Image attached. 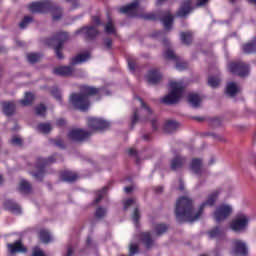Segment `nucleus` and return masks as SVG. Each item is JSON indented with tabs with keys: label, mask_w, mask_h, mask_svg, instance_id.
I'll return each mask as SVG.
<instances>
[{
	"label": "nucleus",
	"mask_w": 256,
	"mask_h": 256,
	"mask_svg": "<svg viewBox=\"0 0 256 256\" xmlns=\"http://www.w3.org/2000/svg\"><path fill=\"white\" fill-rule=\"evenodd\" d=\"M220 193L221 190H215L213 193L208 195L207 201L200 205L199 210L196 213L195 209L193 208V200L185 196L180 197L176 202L175 208V217L177 223H193L195 221H199V219H201V215H203V210L205 207H207V205L213 207Z\"/></svg>",
	"instance_id": "nucleus-1"
},
{
	"label": "nucleus",
	"mask_w": 256,
	"mask_h": 256,
	"mask_svg": "<svg viewBox=\"0 0 256 256\" xmlns=\"http://www.w3.org/2000/svg\"><path fill=\"white\" fill-rule=\"evenodd\" d=\"M223 123V120L221 118H210L209 119V125L210 127H221V124Z\"/></svg>",
	"instance_id": "nucleus-47"
},
{
	"label": "nucleus",
	"mask_w": 256,
	"mask_h": 256,
	"mask_svg": "<svg viewBox=\"0 0 256 256\" xmlns=\"http://www.w3.org/2000/svg\"><path fill=\"white\" fill-rule=\"evenodd\" d=\"M193 11V6L191 0H185L182 2L179 10L177 11V17H187L189 13Z\"/></svg>",
	"instance_id": "nucleus-16"
},
{
	"label": "nucleus",
	"mask_w": 256,
	"mask_h": 256,
	"mask_svg": "<svg viewBox=\"0 0 256 256\" xmlns=\"http://www.w3.org/2000/svg\"><path fill=\"white\" fill-rule=\"evenodd\" d=\"M92 22H93L95 25L99 26V25H101V18H99V16H93V17H92Z\"/></svg>",
	"instance_id": "nucleus-59"
},
{
	"label": "nucleus",
	"mask_w": 256,
	"mask_h": 256,
	"mask_svg": "<svg viewBox=\"0 0 256 256\" xmlns=\"http://www.w3.org/2000/svg\"><path fill=\"white\" fill-rule=\"evenodd\" d=\"M10 143H12V145H22L23 140L21 138H19V137H13L10 140Z\"/></svg>",
	"instance_id": "nucleus-57"
},
{
	"label": "nucleus",
	"mask_w": 256,
	"mask_h": 256,
	"mask_svg": "<svg viewBox=\"0 0 256 256\" xmlns=\"http://www.w3.org/2000/svg\"><path fill=\"white\" fill-rule=\"evenodd\" d=\"M69 39V34L67 32H58L52 38L46 40V45L48 47H54L57 59H63V45L65 41Z\"/></svg>",
	"instance_id": "nucleus-5"
},
{
	"label": "nucleus",
	"mask_w": 256,
	"mask_h": 256,
	"mask_svg": "<svg viewBox=\"0 0 256 256\" xmlns=\"http://www.w3.org/2000/svg\"><path fill=\"white\" fill-rule=\"evenodd\" d=\"M61 181H66V183H73L77 181V175L71 171H64L60 174Z\"/></svg>",
	"instance_id": "nucleus-30"
},
{
	"label": "nucleus",
	"mask_w": 256,
	"mask_h": 256,
	"mask_svg": "<svg viewBox=\"0 0 256 256\" xmlns=\"http://www.w3.org/2000/svg\"><path fill=\"white\" fill-rule=\"evenodd\" d=\"M140 19H144V21H157L159 19V15L155 13H145L139 15Z\"/></svg>",
	"instance_id": "nucleus-41"
},
{
	"label": "nucleus",
	"mask_w": 256,
	"mask_h": 256,
	"mask_svg": "<svg viewBox=\"0 0 256 256\" xmlns=\"http://www.w3.org/2000/svg\"><path fill=\"white\" fill-rule=\"evenodd\" d=\"M169 87L171 91L162 99V103L165 105H175V103H179L183 97L185 87H183V83L175 81H170Z\"/></svg>",
	"instance_id": "nucleus-4"
},
{
	"label": "nucleus",
	"mask_w": 256,
	"mask_h": 256,
	"mask_svg": "<svg viewBox=\"0 0 256 256\" xmlns=\"http://www.w3.org/2000/svg\"><path fill=\"white\" fill-rule=\"evenodd\" d=\"M137 253H139V245L137 243H131L129 245V255L133 256L137 255Z\"/></svg>",
	"instance_id": "nucleus-48"
},
{
	"label": "nucleus",
	"mask_w": 256,
	"mask_h": 256,
	"mask_svg": "<svg viewBox=\"0 0 256 256\" xmlns=\"http://www.w3.org/2000/svg\"><path fill=\"white\" fill-rule=\"evenodd\" d=\"M80 33H83L84 37L86 39L93 40L95 37L99 35V30L95 26H87L83 27L82 29L76 31V35H79Z\"/></svg>",
	"instance_id": "nucleus-15"
},
{
	"label": "nucleus",
	"mask_w": 256,
	"mask_h": 256,
	"mask_svg": "<svg viewBox=\"0 0 256 256\" xmlns=\"http://www.w3.org/2000/svg\"><path fill=\"white\" fill-rule=\"evenodd\" d=\"M33 21V18L31 16H24L22 21L19 23L20 29H26L27 25Z\"/></svg>",
	"instance_id": "nucleus-44"
},
{
	"label": "nucleus",
	"mask_w": 256,
	"mask_h": 256,
	"mask_svg": "<svg viewBox=\"0 0 256 256\" xmlns=\"http://www.w3.org/2000/svg\"><path fill=\"white\" fill-rule=\"evenodd\" d=\"M73 253H74V251H73V246L68 245V247H67V253H66L64 256H73Z\"/></svg>",
	"instance_id": "nucleus-61"
},
{
	"label": "nucleus",
	"mask_w": 256,
	"mask_h": 256,
	"mask_svg": "<svg viewBox=\"0 0 256 256\" xmlns=\"http://www.w3.org/2000/svg\"><path fill=\"white\" fill-rule=\"evenodd\" d=\"M233 213V208L229 205L222 204L216 208L214 212V218L216 223H221V221H225L227 217H229Z\"/></svg>",
	"instance_id": "nucleus-10"
},
{
	"label": "nucleus",
	"mask_w": 256,
	"mask_h": 256,
	"mask_svg": "<svg viewBox=\"0 0 256 256\" xmlns=\"http://www.w3.org/2000/svg\"><path fill=\"white\" fill-rule=\"evenodd\" d=\"M249 227V218L245 214H239L230 223V229L234 233H245Z\"/></svg>",
	"instance_id": "nucleus-7"
},
{
	"label": "nucleus",
	"mask_w": 256,
	"mask_h": 256,
	"mask_svg": "<svg viewBox=\"0 0 256 256\" xmlns=\"http://www.w3.org/2000/svg\"><path fill=\"white\" fill-rule=\"evenodd\" d=\"M135 203V199L133 198H129L127 200L124 201V211H127V209H129L131 207V205H133Z\"/></svg>",
	"instance_id": "nucleus-54"
},
{
	"label": "nucleus",
	"mask_w": 256,
	"mask_h": 256,
	"mask_svg": "<svg viewBox=\"0 0 256 256\" xmlns=\"http://www.w3.org/2000/svg\"><path fill=\"white\" fill-rule=\"evenodd\" d=\"M241 51L244 55H253L256 53V37L241 45Z\"/></svg>",
	"instance_id": "nucleus-19"
},
{
	"label": "nucleus",
	"mask_w": 256,
	"mask_h": 256,
	"mask_svg": "<svg viewBox=\"0 0 256 256\" xmlns=\"http://www.w3.org/2000/svg\"><path fill=\"white\" fill-rule=\"evenodd\" d=\"M1 106H2L4 115H6L7 117H11V115H13L15 113V109H16L15 103L2 102Z\"/></svg>",
	"instance_id": "nucleus-26"
},
{
	"label": "nucleus",
	"mask_w": 256,
	"mask_h": 256,
	"mask_svg": "<svg viewBox=\"0 0 256 256\" xmlns=\"http://www.w3.org/2000/svg\"><path fill=\"white\" fill-rule=\"evenodd\" d=\"M57 157H59V154H54L48 158H37V172L31 173L32 177H34L36 181H43V177H45V167H47V165H50V163H55L57 161Z\"/></svg>",
	"instance_id": "nucleus-6"
},
{
	"label": "nucleus",
	"mask_w": 256,
	"mask_h": 256,
	"mask_svg": "<svg viewBox=\"0 0 256 256\" xmlns=\"http://www.w3.org/2000/svg\"><path fill=\"white\" fill-rule=\"evenodd\" d=\"M7 247L11 255H15V253H27V248L23 246V242H21V240L7 244Z\"/></svg>",
	"instance_id": "nucleus-18"
},
{
	"label": "nucleus",
	"mask_w": 256,
	"mask_h": 256,
	"mask_svg": "<svg viewBox=\"0 0 256 256\" xmlns=\"http://www.w3.org/2000/svg\"><path fill=\"white\" fill-rule=\"evenodd\" d=\"M146 79L149 85H157L163 79V75L157 69H152L148 72Z\"/></svg>",
	"instance_id": "nucleus-17"
},
{
	"label": "nucleus",
	"mask_w": 256,
	"mask_h": 256,
	"mask_svg": "<svg viewBox=\"0 0 256 256\" xmlns=\"http://www.w3.org/2000/svg\"><path fill=\"white\" fill-rule=\"evenodd\" d=\"M164 58L175 61L176 69H178V71H185V69L189 67L187 62H181L179 56L175 55V52L169 48L164 52Z\"/></svg>",
	"instance_id": "nucleus-12"
},
{
	"label": "nucleus",
	"mask_w": 256,
	"mask_h": 256,
	"mask_svg": "<svg viewBox=\"0 0 256 256\" xmlns=\"http://www.w3.org/2000/svg\"><path fill=\"white\" fill-rule=\"evenodd\" d=\"M53 143L56 147H59V149H65V142H63L62 139H56Z\"/></svg>",
	"instance_id": "nucleus-56"
},
{
	"label": "nucleus",
	"mask_w": 256,
	"mask_h": 256,
	"mask_svg": "<svg viewBox=\"0 0 256 256\" xmlns=\"http://www.w3.org/2000/svg\"><path fill=\"white\" fill-rule=\"evenodd\" d=\"M220 83H221V79H219V77L217 76L208 77V85L212 87V89H217Z\"/></svg>",
	"instance_id": "nucleus-40"
},
{
	"label": "nucleus",
	"mask_w": 256,
	"mask_h": 256,
	"mask_svg": "<svg viewBox=\"0 0 256 256\" xmlns=\"http://www.w3.org/2000/svg\"><path fill=\"white\" fill-rule=\"evenodd\" d=\"M4 209H6V211H10V213L21 215V206H19V204H17L13 200H6L4 202Z\"/></svg>",
	"instance_id": "nucleus-22"
},
{
	"label": "nucleus",
	"mask_w": 256,
	"mask_h": 256,
	"mask_svg": "<svg viewBox=\"0 0 256 256\" xmlns=\"http://www.w3.org/2000/svg\"><path fill=\"white\" fill-rule=\"evenodd\" d=\"M104 31L108 35H115L117 33V31L115 30V25L113 24V20L111 19V17L108 18V22L105 25Z\"/></svg>",
	"instance_id": "nucleus-37"
},
{
	"label": "nucleus",
	"mask_w": 256,
	"mask_h": 256,
	"mask_svg": "<svg viewBox=\"0 0 256 256\" xmlns=\"http://www.w3.org/2000/svg\"><path fill=\"white\" fill-rule=\"evenodd\" d=\"M33 101H35V94L26 92L24 98L19 103L22 107H29V105H33Z\"/></svg>",
	"instance_id": "nucleus-29"
},
{
	"label": "nucleus",
	"mask_w": 256,
	"mask_h": 256,
	"mask_svg": "<svg viewBox=\"0 0 256 256\" xmlns=\"http://www.w3.org/2000/svg\"><path fill=\"white\" fill-rule=\"evenodd\" d=\"M186 161L187 159H185V157L178 155L171 160L170 169L172 171H177V169H182Z\"/></svg>",
	"instance_id": "nucleus-23"
},
{
	"label": "nucleus",
	"mask_w": 256,
	"mask_h": 256,
	"mask_svg": "<svg viewBox=\"0 0 256 256\" xmlns=\"http://www.w3.org/2000/svg\"><path fill=\"white\" fill-rule=\"evenodd\" d=\"M131 129H133L135 127V125L137 124V121H139V109H135L134 110V114L131 118Z\"/></svg>",
	"instance_id": "nucleus-51"
},
{
	"label": "nucleus",
	"mask_w": 256,
	"mask_h": 256,
	"mask_svg": "<svg viewBox=\"0 0 256 256\" xmlns=\"http://www.w3.org/2000/svg\"><path fill=\"white\" fill-rule=\"evenodd\" d=\"M88 127L92 131H104V129H109V122L99 118H89Z\"/></svg>",
	"instance_id": "nucleus-13"
},
{
	"label": "nucleus",
	"mask_w": 256,
	"mask_h": 256,
	"mask_svg": "<svg viewBox=\"0 0 256 256\" xmlns=\"http://www.w3.org/2000/svg\"><path fill=\"white\" fill-rule=\"evenodd\" d=\"M230 73L238 75V77H247L249 75V65L245 62H230L228 65Z\"/></svg>",
	"instance_id": "nucleus-8"
},
{
	"label": "nucleus",
	"mask_w": 256,
	"mask_h": 256,
	"mask_svg": "<svg viewBox=\"0 0 256 256\" xmlns=\"http://www.w3.org/2000/svg\"><path fill=\"white\" fill-rule=\"evenodd\" d=\"M89 59H91V54L89 52L78 54L71 58L70 65H79L81 63H85V61H89Z\"/></svg>",
	"instance_id": "nucleus-24"
},
{
	"label": "nucleus",
	"mask_w": 256,
	"mask_h": 256,
	"mask_svg": "<svg viewBox=\"0 0 256 256\" xmlns=\"http://www.w3.org/2000/svg\"><path fill=\"white\" fill-rule=\"evenodd\" d=\"M136 99L141 103L142 109H145L150 114L153 113V110H151V108L147 106V104L145 103V101H143L142 98L136 97Z\"/></svg>",
	"instance_id": "nucleus-52"
},
{
	"label": "nucleus",
	"mask_w": 256,
	"mask_h": 256,
	"mask_svg": "<svg viewBox=\"0 0 256 256\" xmlns=\"http://www.w3.org/2000/svg\"><path fill=\"white\" fill-rule=\"evenodd\" d=\"M40 241L42 243H51V234L47 230H40L39 232Z\"/></svg>",
	"instance_id": "nucleus-38"
},
{
	"label": "nucleus",
	"mask_w": 256,
	"mask_h": 256,
	"mask_svg": "<svg viewBox=\"0 0 256 256\" xmlns=\"http://www.w3.org/2000/svg\"><path fill=\"white\" fill-rule=\"evenodd\" d=\"M32 256H45V252L39 248H36L33 250Z\"/></svg>",
	"instance_id": "nucleus-58"
},
{
	"label": "nucleus",
	"mask_w": 256,
	"mask_h": 256,
	"mask_svg": "<svg viewBox=\"0 0 256 256\" xmlns=\"http://www.w3.org/2000/svg\"><path fill=\"white\" fill-rule=\"evenodd\" d=\"M36 115H39L40 117H45V113H47V107L45 105L40 104L35 108Z\"/></svg>",
	"instance_id": "nucleus-45"
},
{
	"label": "nucleus",
	"mask_w": 256,
	"mask_h": 256,
	"mask_svg": "<svg viewBox=\"0 0 256 256\" xmlns=\"http://www.w3.org/2000/svg\"><path fill=\"white\" fill-rule=\"evenodd\" d=\"M154 229L156 235L160 236L163 235V233H167V229H169V226H167V224H156Z\"/></svg>",
	"instance_id": "nucleus-42"
},
{
	"label": "nucleus",
	"mask_w": 256,
	"mask_h": 256,
	"mask_svg": "<svg viewBox=\"0 0 256 256\" xmlns=\"http://www.w3.org/2000/svg\"><path fill=\"white\" fill-rule=\"evenodd\" d=\"M18 190L20 193H24V195H29V193H31V183L27 180H21Z\"/></svg>",
	"instance_id": "nucleus-33"
},
{
	"label": "nucleus",
	"mask_w": 256,
	"mask_h": 256,
	"mask_svg": "<svg viewBox=\"0 0 256 256\" xmlns=\"http://www.w3.org/2000/svg\"><path fill=\"white\" fill-rule=\"evenodd\" d=\"M81 90L82 93H72L70 96V101L73 107L79 109V111H87V109H89V97L103 95V88L84 86Z\"/></svg>",
	"instance_id": "nucleus-2"
},
{
	"label": "nucleus",
	"mask_w": 256,
	"mask_h": 256,
	"mask_svg": "<svg viewBox=\"0 0 256 256\" xmlns=\"http://www.w3.org/2000/svg\"><path fill=\"white\" fill-rule=\"evenodd\" d=\"M163 17L160 19V21L163 23L164 28L169 31V29H172L173 27V21L174 17L171 15L170 11H165L162 13Z\"/></svg>",
	"instance_id": "nucleus-20"
},
{
	"label": "nucleus",
	"mask_w": 256,
	"mask_h": 256,
	"mask_svg": "<svg viewBox=\"0 0 256 256\" xmlns=\"http://www.w3.org/2000/svg\"><path fill=\"white\" fill-rule=\"evenodd\" d=\"M132 219H133L134 223H139V219H141V215L139 214V208L134 209Z\"/></svg>",
	"instance_id": "nucleus-55"
},
{
	"label": "nucleus",
	"mask_w": 256,
	"mask_h": 256,
	"mask_svg": "<svg viewBox=\"0 0 256 256\" xmlns=\"http://www.w3.org/2000/svg\"><path fill=\"white\" fill-rule=\"evenodd\" d=\"M128 155H129L130 157H137V150H135L134 148H130V149L128 150Z\"/></svg>",
	"instance_id": "nucleus-62"
},
{
	"label": "nucleus",
	"mask_w": 256,
	"mask_h": 256,
	"mask_svg": "<svg viewBox=\"0 0 256 256\" xmlns=\"http://www.w3.org/2000/svg\"><path fill=\"white\" fill-rule=\"evenodd\" d=\"M180 39L183 45H191L193 43V34L191 32H181Z\"/></svg>",
	"instance_id": "nucleus-34"
},
{
	"label": "nucleus",
	"mask_w": 256,
	"mask_h": 256,
	"mask_svg": "<svg viewBox=\"0 0 256 256\" xmlns=\"http://www.w3.org/2000/svg\"><path fill=\"white\" fill-rule=\"evenodd\" d=\"M179 127V123L174 120H168L164 124V132L165 133H173V131H177Z\"/></svg>",
	"instance_id": "nucleus-32"
},
{
	"label": "nucleus",
	"mask_w": 256,
	"mask_h": 256,
	"mask_svg": "<svg viewBox=\"0 0 256 256\" xmlns=\"http://www.w3.org/2000/svg\"><path fill=\"white\" fill-rule=\"evenodd\" d=\"M140 240L144 243L146 249H151L154 245L153 238L151 236V232H142L140 234Z\"/></svg>",
	"instance_id": "nucleus-25"
},
{
	"label": "nucleus",
	"mask_w": 256,
	"mask_h": 256,
	"mask_svg": "<svg viewBox=\"0 0 256 256\" xmlns=\"http://www.w3.org/2000/svg\"><path fill=\"white\" fill-rule=\"evenodd\" d=\"M151 125H152L153 131H157V129H159V127L157 126V119H152Z\"/></svg>",
	"instance_id": "nucleus-63"
},
{
	"label": "nucleus",
	"mask_w": 256,
	"mask_h": 256,
	"mask_svg": "<svg viewBox=\"0 0 256 256\" xmlns=\"http://www.w3.org/2000/svg\"><path fill=\"white\" fill-rule=\"evenodd\" d=\"M37 129L40 133H44V135H47V133H51V124L50 123H40V124H38Z\"/></svg>",
	"instance_id": "nucleus-39"
},
{
	"label": "nucleus",
	"mask_w": 256,
	"mask_h": 256,
	"mask_svg": "<svg viewBox=\"0 0 256 256\" xmlns=\"http://www.w3.org/2000/svg\"><path fill=\"white\" fill-rule=\"evenodd\" d=\"M28 9L31 13H48V11H51L54 21H59L63 17V10L51 0L33 2L28 5Z\"/></svg>",
	"instance_id": "nucleus-3"
},
{
	"label": "nucleus",
	"mask_w": 256,
	"mask_h": 256,
	"mask_svg": "<svg viewBox=\"0 0 256 256\" xmlns=\"http://www.w3.org/2000/svg\"><path fill=\"white\" fill-rule=\"evenodd\" d=\"M65 119H63V118H60V119H58L57 121H56V125H57V127H65Z\"/></svg>",
	"instance_id": "nucleus-60"
},
{
	"label": "nucleus",
	"mask_w": 256,
	"mask_h": 256,
	"mask_svg": "<svg viewBox=\"0 0 256 256\" xmlns=\"http://www.w3.org/2000/svg\"><path fill=\"white\" fill-rule=\"evenodd\" d=\"M39 59H41V54L39 53H29L27 54V60L29 61V63H37V61H39Z\"/></svg>",
	"instance_id": "nucleus-43"
},
{
	"label": "nucleus",
	"mask_w": 256,
	"mask_h": 256,
	"mask_svg": "<svg viewBox=\"0 0 256 256\" xmlns=\"http://www.w3.org/2000/svg\"><path fill=\"white\" fill-rule=\"evenodd\" d=\"M93 135V132H89L83 129H72L68 133V138L71 141H76V143H83V141H87L89 137Z\"/></svg>",
	"instance_id": "nucleus-9"
},
{
	"label": "nucleus",
	"mask_w": 256,
	"mask_h": 256,
	"mask_svg": "<svg viewBox=\"0 0 256 256\" xmlns=\"http://www.w3.org/2000/svg\"><path fill=\"white\" fill-rule=\"evenodd\" d=\"M128 62V67L130 69V71H135V69H137V60L133 57H129L127 59Z\"/></svg>",
	"instance_id": "nucleus-50"
},
{
	"label": "nucleus",
	"mask_w": 256,
	"mask_h": 256,
	"mask_svg": "<svg viewBox=\"0 0 256 256\" xmlns=\"http://www.w3.org/2000/svg\"><path fill=\"white\" fill-rule=\"evenodd\" d=\"M51 95L54 96V98L56 99V101H59V103H62L63 98L61 97V91L58 90V88H52L51 89Z\"/></svg>",
	"instance_id": "nucleus-46"
},
{
	"label": "nucleus",
	"mask_w": 256,
	"mask_h": 256,
	"mask_svg": "<svg viewBox=\"0 0 256 256\" xmlns=\"http://www.w3.org/2000/svg\"><path fill=\"white\" fill-rule=\"evenodd\" d=\"M188 103L194 107V109H197L201 106V96L199 94L191 93L188 95Z\"/></svg>",
	"instance_id": "nucleus-31"
},
{
	"label": "nucleus",
	"mask_w": 256,
	"mask_h": 256,
	"mask_svg": "<svg viewBox=\"0 0 256 256\" xmlns=\"http://www.w3.org/2000/svg\"><path fill=\"white\" fill-rule=\"evenodd\" d=\"M54 75H59L60 77H70L73 75V66H60L53 69Z\"/></svg>",
	"instance_id": "nucleus-21"
},
{
	"label": "nucleus",
	"mask_w": 256,
	"mask_h": 256,
	"mask_svg": "<svg viewBox=\"0 0 256 256\" xmlns=\"http://www.w3.org/2000/svg\"><path fill=\"white\" fill-rule=\"evenodd\" d=\"M233 248L232 253L236 256H247L249 255V248H247V244L242 240L235 239L232 241Z\"/></svg>",
	"instance_id": "nucleus-11"
},
{
	"label": "nucleus",
	"mask_w": 256,
	"mask_h": 256,
	"mask_svg": "<svg viewBox=\"0 0 256 256\" xmlns=\"http://www.w3.org/2000/svg\"><path fill=\"white\" fill-rule=\"evenodd\" d=\"M203 166V160L199 158L192 159L190 168L195 175H201V167Z\"/></svg>",
	"instance_id": "nucleus-27"
},
{
	"label": "nucleus",
	"mask_w": 256,
	"mask_h": 256,
	"mask_svg": "<svg viewBox=\"0 0 256 256\" xmlns=\"http://www.w3.org/2000/svg\"><path fill=\"white\" fill-rule=\"evenodd\" d=\"M111 186V182L103 187L101 190H98L96 192V199L94 200L95 203H100L101 202V199H103V197H105V195L107 194V191H109V187Z\"/></svg>",
	"instance_id": "nucleus-35"
},
{
	"label": "nucleus",
	"mask_w": 256,
	"mask_h": 256,
	"mask_svg": "<svg viewBox=\"0 0 256 256\" xmlns=\"http://www.w3.org/2000/svg\"><path fill=\"white\" fill-rule=\"evenodd\" d=\"M106 214H107V210L105 208L98 207L95 212V217L97 219H103V217H105Z\"/></svg>",
	"instance_id": "nucleus-49"
},
{
	"label": "nucleus",
	"mask_w": 256,
	"mask_h": 256,
	"mask_svg": "<svg viewBox=\"0 0 256 256\" xmlns=\"http://www.w3.org/2000/svg\"><path fill=\"white\" fill-rule=\"evenodd\" d=\"M239 91H241V89L239 88V86H237V83L235 82H230L226 86V95H228L229 97H235L237 93H239Z\"/></svg>",
	"instance_id": "nucleus-28"
},
{
	"label": "nucleus",
	"mask_w": 256,
	"mask_h": 256,
	"mask_svg": "<svg viewBox=\"0 0 256 256\" xmlns=\"http://www.w3.org/2000/svg\"><path fill=\"white\" fill-rule=\"evenodd\" d=\"M139 7V1H134L126 6L119 8V13L128 15V17H137V8Z\"/></svg>",
	"instance_id": "nucleus-14"
},
{
	"label": "nucleus",
	"mask_w": 256,
	"mask_h": 256,
	"mask_svg": "<svg viewBox=\"0 0 256 256\" xmlns=\"http://www.w3.org/2000/svg\"><path fill=\"white\" fill-rule=\"evenodd\" d=\"M208 235L210 239H217L218 237H221V235H223V228H221V226H216L208 232Z\"/></svg>",
	"instance_id": "nucleus-36"
},
{
	"label": "nucleus",
	"mask_w": 256,
	"mask_h": 256,
	"mask_svg": "<svg viewBox=\"0 0 256 256\" xmlns=\"http://www.w3.org/2000/svg\"><path fill=\"white\" fill-rule=\"evenodd\" d=\"M104 47L107 51H111L113 47V40H111V38L104 39Z\"/></svg>",
	"instance_id": "nucleus-53"
},
{
	"label": "nucleus",
	"mask_w": 256,
	"mask_h": 256,
	"mask_svg": "<svg viewBox=\"0 0 256 256\" xmlns=\"http://www.w3.org/2000/svg\"><path fill=\"white\" fill-rule=\"evenodd\" d=\"M209 0H198V2L196 3V7H203V5H207V2Z\"/></svg>",
	"instance_id": "nucleus-64"
}]
</instances>
